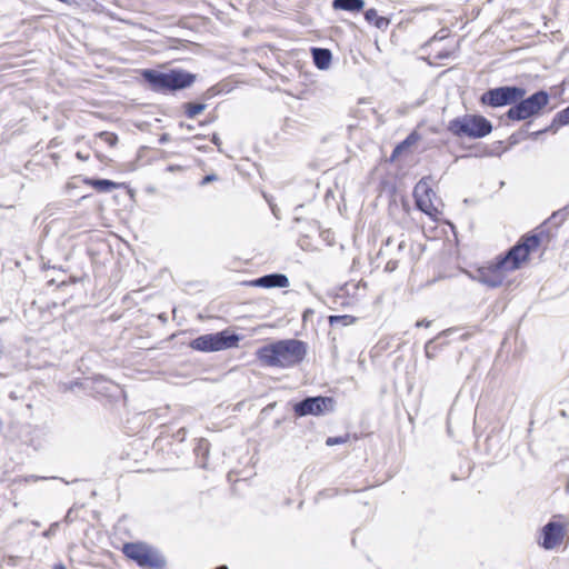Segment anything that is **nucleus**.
<instances>
[{
    "mask_svg": "<svg viewBox=\"0 0 569 569\" xmlns=\"http://www.w3.org/2000/svg\"><path fill=\"white\" fill-rule=\"evenodd\" d=\"M550 242V231L543 227L522 234L506 253L477 269L479 281L492 288L502 286L511 272L525 267L532 253L540 250L543 253Z\"/></svg>",
    "mask_w": 569,
    "mask_h": 569,
    "instance_id": "f257e3e1",
    "label": "nucleus"
},
{
    "mask_svg": "<svg viewBox=\"0 0 569 569\" xmlns=\"http://www.w3.org/2000/svg\"><path fill=\"white\" fill-rule=\"evenodd\" d=\"M307 343L297 339H283L270 342L256 351L259 362L271 368H292L303 361Z\"/></svg>",
    "mask_w": 569,
    "mask_h": 569,
    "instance_id": "f03ea898",
    "label": "nucleus"
},
{
    "mask_svg": "<svg viewBox=\"0 0 569 569\" xmlns=\"http://www.w3.org/2000/svg\"><path fill=\"white\" fill-rule=\"evenodd\" d=\"M141 77L157 92L181 90L190 87L196 80L194 74L180 69H172L169 72L144 69Z\"/></svg>",
    "mask_w": 569,
    "mask_h": 569,
    "instance_id": "7ed1b4c3",
    "label": "nucleus"
},
{
    "mask_svg": "<svg viewBox=\"0 0 569 569\" xmlns=\"http://www.w3.org/2000/svg\"><path fill=\"white\" fill-rule=\"evenodd\" d=\"M448 130L459 138L478 139L492 131L491 122L480 114H465L449 121Z\"/></svg>",
    "mask_w": 569,
    "mask_h": 569,
    "instance_id": "20e7f679",
    "label": "nucleus"
},
{
    "mask_svg": "<svg viewBox=\"0 0 569 569\" xmlns=\"http://www.w3.org/2000/svg\"><path fill=\"white\" fill-rule=\"evenodd\" d=\"M121 552L127 559L143 569H163L166 567V561L160 552L142 541L123 543Z\"/></svg>",
    "mask_w": 569,
    "mask_h": 569,
    "instance_id": "39448f33",
    "label": "nucleus"
},
{
    "mask_svg": "<svg viewBox=\"0 0 569 569\" xmlns=\"http://www.w3.org/2000/svg\"><path fill=\"white\" fill-rule=\"evenodd\" d=\"M430 178L420 179L413 189V198L419 210L431 220L439 221L442 216V202L431 187Z\"/></svg>",
    "mask_w": 569,
    "mask_h": 569,
    "instance_id": "423d86ee",
    "label": "nucleus"
},
{
    "mask_svg": "<svg viewBox=\"0 0 569 569\" xmlns=\"http://www.w3.org/2000/svg\"><path fill=\"white\" fill-rule=\"evenodd\" d=\"M569 520L562 515H555L546 523L539 535L538 543L546 550L560 548L568 537Z\"/></svg>",
    "mask_w": 569,
    "mask_h": 569,
    "instance_id": "0eeeda50",
    "label": "nucleus"
},
{
    "mask_svg": "<svg viewBox=\"0 0 569 569\" xmlns=\"http://www.w3.org/2000/svg\"><path fill=\"white\" fill-rule=\"evenodd\" d=\"M239 336L223 330L217 333L199 336L190 341L191 349L201 352H214L238 347Z\"/></svg>",
    "mask_w": 569,
    "mask_h": 569,
    "instance_id": "6e6552de",
    "label": "nucleus"
},
{
    "mask_svg": "<svg viewBox=\"0 0 569 569\" xmlns=\"http://www.w3.org/2000/svg\"><path fill=\"white\" fill-rule=\"evenodd\" d=\"M549 102V96L546 91H538L527 99H521L519 103L507 111V117L513 121L526 120L538 114Z\"/></svg>",
    "mask_w": 569,
    "mask_h": 569,
    "instance_id": "1a4fd4ad",
    "label": "nucleus"
},
{
    "mask_svg": "<svg viewBox=\"0 0 569 569\" xmlns=\"http://www.w3.org/2000/svg\"><path fill=\"white\" fill-rule=\"evenodd\" d=\"M526 91L518 87L490 89L481 96V102L490 107H502L525 97Z\"/></svg>",
    "mask_w": 569,
    "mask_h": 569,
    "instance_id": "9d476101",
    "label": "nucleus"
},
{
    "mask_svg": "<svg viewBox=\"0 0 569 569\" xmlns=\"http://www.w3.org/2000/svg\"><path fill=\"white\" fill-rule=\"evenodd\" d=\"M332 407L333 399L330 397H309L300 402H297L293 406V412L297 417H305L308 415L320 416L326 411L331 410Z\"/></svg>",
    "mask_w": 569,
    "mask_h": 569,
    "instance_id": "9b49d317",
    "label": "nucleus"
},
{
    "mask_svg": "<svg viewBox=\"0 0 569 569\" xmlns=\"http://www.w3.org/2000/svg\"><path fill=\"white\" fill-rule=\"evenodd\" d=\"M244 283L250 287L286 288L289 286V280L284 274L272 273L247 281Z\"/></svg>",
    "mask_w": 569,
    "mask_h": 569,
    "instance_id": "f8f14e48",
    "label": "nucleus"
},
{
    "mask_svg": "<svg viewBox=\"0 0 569 569\" xmlns=\"http://www.w3.org/2000/svg\"><path fill=\"white\" fill-rule=\"evenodd\" d=\"M82 182L98 192H109L119 189L122 186L121 183L107 179L83 178Z\"/></svg>",
    "mask_w": 569,
    "mask_h": 569,
    "instance_id": "ddd939ff",
    "label": "nucleus"
},
{
    "mask_svg": "<svg viewBox=\"0 0 569 569\" xmlns=\"http://www.w3.org/2000/svg\"><path fill=\"white\" fill-rule=\"evenodd\" d=\"M365 19L369 24L375 26L381 31H386L390 24V19L378 14V11L373 8L365 11Z\"/></svg>",
    "mask_w": 569,
    "mask_h": 569,
    "instance_id": "4468645a",
    "label": "nucleus"
},
{
    "mask_svg": "<svg viewBox=\"0 0 569 569\" xmlns=\"http://www.w3.org/2000/svg\"><path fill=\"white\" fill-rule=\"evenodd\" d=\"M311 53L313 58V63L316 64L317 68L321 70L329 68L332 59V54L329 49L312 48Z\"/></svg>",
    "mask_w": 569,
    "mask_h": 569,
    "instance_id": "2eb2a0df",
    "label": "nucleus"
},
{
    "mask_svg": "<svg viewBox=\"0 0 569 569\" xmlns=\"http://www.w3.org/2000/svg\"><path fill=\"white\" fill-rule=\"evenodd\" d=\"M332 8L348 12H360L365 8L363 0H333Z\"/></svg>",
    "mask_w": 569,
    "mask_h": 569,
    "instance_id": "dca6fc26",
    "label": "nucleus"
},
{
    "mask_svg": "<svg viewBox=\"0 0 569 569\" xmlns=\"http://www.w3.org/2000/svg\"><path fill=\"white\" fill-rule=\"evenodd\" d=\"M420 140V134L418 131L413 130L403 141L398 143L391 153V160L398 159L403 151H406L409 147L416 144Z\"/></svg>",
    "mask_w": 569,
    "mask_h": 569,
    "instance_id": "f3484780",
    "label": "nucleus"
},
{
    "mask_svg": "<svg viewBox=\"0 0 569 569\" xmlns=\"http://www.w3.org/2000/svg\"><path fill=\"white\" fill-rule=\"evenodd\" d=\"M204 103L200 102H186L182 106L183 113L188 119H194L198 114H200L206 109Z\"/></svg>",
    "mask_w": 569,
    "mask_h": 569,
    "instance_id": "a211bd4d",
    "label": "nucleus"
},
{
    "mask_svg": "<svg viewBox=\"0 0 569 569\" xmlns=\"http://www.w3.org/2000/svg\"><path fill=\"white\" fill-rule=\"evenodd\" d=\"M96 138L100 139L109 148H116L119 143V137L114 132L100 131L94 134Z\"/></svg>",
    "mask_w": 569,
    "mask_h": 569,
    "instance_id": "6ab92c4d",
    "label": "nucleus"
},
{
    "mask_svg": "<svg viewBox=\"0 0 569 569\" xmlns=\"http://www.w3.org/2000/svg\"><path fill=\"white\" fill-rule=\"evenodd\" d=\"M80 279L79 278H76V277H70L68 280H61L59 283H54V280H49L47 282L48 284V290L53 293L56 291H59V290H64L67 287H69L70 284H74L79 281Z\"/></svg>",
    "mask_w": 569,
    "mask_h": 569,
    "instance_id": "aec40b11",
    "label": "nucleus"
},
{
    "mask_svg": "<svg viewBox=\"0 0 569 569\" xmlns=\"http://www.w3.org/2000/svg\"><path fill=\"white\" fill-rule=\"evenodd\" d=\"M328 321L330 326H333L336 323H340L341 326H351L356 323L357 318L351 315H342V316H329Z\"/></svg>",
    "mask_w": 569,
    "mask_h": 569,
    "instance_id": "412c9836",
    "label": "nucleus"
},
{
    "mask_svg": "<svg viewBox=\"0 0 569 569\" xmlns=\"http://www.w3.org/2000/svg\"><path fill=\"white\" fill-rule=\"evenodd\" d=\"M553 123L557 126L569 124V106L556 114Z\"/></svg>",
    "mask_w": 569,
    "mask_h": 569,
    "instance_id": "4be33fe9",
    "label": "nucleus"
},
{
    "mask_svg": "<svg viewBox=\"0 0 569 569\" xmlns=\"http://www.w3.org/2000/svg\"><path fill=\"white\" fill-rule=\"evenodd\" d=\"M349 440V435L340 436V437H329L326 440V445L329 447L346 443Z\"/></svg>",
    "mask_w": 569,
    "mask_h": 569,
    "instance_id": "5701e85b",
    "label": "nucleus"
},
{
    "mask_svg": "<svg viewBox=\"0 0 569 569\" xmlns=\"http://www.w3.org/2000/svg\"><path fill=\"white\" fill-rule=\"evenodd\" d=\"M399 261L398 260H389L385 266V271L392 272L398 268Z\"/></svg>",
    "mask_w": 569,
    "mask_h": 569,
    "instance_id": "b1692460",
    "label": "nucleus"
},
{
    "mask_svg": "<svg viewBox=\"0 0 569 569\" xmlns=\"http://www.w3.org/2000/svg\"><path fill=\"white\" fill-rule=\"evenodd\" d=\"M218 180V177L216 174H207L206 177H203V179L200 181V184L201 186H206L207 183L209 182H212V181H216Z\"/></svg>",
    "mask_w": 569,
    "mask_h": 569,
    "instance_id": "393cba45",
    "label": "nucleus"
},
{
    "mask_svg": "<svg viewBox=\"0 0 569 569\" xmlns=\"http://www.w3.org/2000/svg\"><path fill=\"white\" fill-rule=\"evenodd\" d=\"M430 325H431V321H430V320H426V319L418 320V321L416 322V327H418V328H419V327H426V328H428V327H430Z\"/></svg>",
    "mask_w": 569,
    "mask_h": 569,
    "instance_id": "a878e982",
    "label": "nucleus"
},
{
    "mask_svg": "<svg viewBox=\"0 0 569 569\" xmlns=\"http://www.w3.org/2000/svg\"><path fill=\"white\" fill-rule=\"evenodd\" d=\"M94 156L101 162H107L109 160L108 157H106L103 153L98 152V151L94 153Z\"/></svg>",
    "mask_w": 569,
    "mask_h": 569,
    "instance_id": "bb28decb",
    "label": "nucleus"
},
{
    "mask_svg": "<svg viewBox=\"0 0 569 569\" xmlns=\"http://www.w3.org/2000/svg\"><path fill=\"white\" fill-rule=\"evenodd\" d=\"M76 157L77 159L81 160V161H87L89 159V154H83L82 152L78 151L76 153Z\"/></svg>",
    "mask_w": 569,
    "mask_h": 569,
    "instance_id": "cd10ccee",
    "label": "nucleus"
},
{
    "mask_svg": "<svg viewBox=\"0 0 569 569\" xmlns=\"http://www.w3.org/2000/svg\"><path fill=\"white\" fill-rule=\"evenodd\" d=\"M68 301V298H62L59 302L54 301L52 303L53 307L58 306V305H61V306H64Z\"/></svg>",
    "mask_w": 569,
    "mask_h": 569,
    "instance_id": "c85d7f7f",
    "label": "nucleus"
},
{
    "mask_svg": "<svg viewBox=\"0 0 569 569\" xmlns=\"http://www.w3.org/2000/svg\"><path fill=\"white\" fill-rule=\"evenodd\" d=\"M53 569H67V568L63 565L60 563V565L54 566Z\"/></svg>",
    "mask_w": 569,
    "mask_h": 569,
    "instance_id": "c756f323",
    "label": "nucleus"
},
{
    "mask_svg": "<svg viewBox=\"0 0 569 569\" xmlns=\"http://www.w3.org/2000/svg\"><path fill=\"white\" fill-rule=\"evenodd\" d=\"M439 57H440V58H448V57H449V53L440 54Z\"/></svg>",
    "mask_w": 569,
    "mask_h": 569,
    "instance_id": "7c9ffc66",
    "label": "nucleus"
},
{
    "mask_svg": "<svg viewBox=\"0 0 569 569\" xmlns=\"http://www.w3.org/2000/svg\"><path fill=\"white\" fill-rule=\"evenodd\" d=\"M216 569H228V567L227 566H220V567H218Z\"/></svg>",
    "mask_w": 569,
    "mask_h": 569,
    "instance_id": "2f4dec72",
    "label": "nucleus"
}]
</instances>
